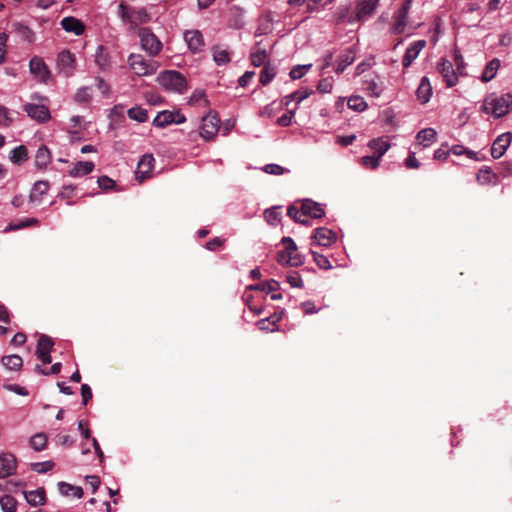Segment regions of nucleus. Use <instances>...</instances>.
<instances>
[{"mask_svg":"<svg viewBox=\"0 0 512 512\" xmlns=\"http://www.w3.org/2000/svg\"><path fill=\"white\" fill-rule=\"evenodd\" d=\"M511 107V93H505L502 95L490 94L483 101L482 111L495 118H501L510 111Z\"/></svg>","mask_w":512,"mask_h":512,"instance_id":"obj_1","label":"nucleus"},{"mask_svg":"<svg viewBox=\"0 0 512 512\" xmlns=\"http://www.w3.org/2000/svg\"><path fill=\"white\" fill-rule=\"evenodd\" d=\"M284 250L277 254V261L283 266L298 267L303 264V257L297 252V245L291 237H283Z\"/></svg>","mask_w":512,"mask_h":512,"instance_id":"obj_2","label":"nucleus"},{"mask_svg":"<svg viewBox=\"0 0 512 512\" xmlns=\"http://www.w3.org/2000/svg\"><path fill=\"white\" fill-rule=\"evenodd\" d=\"M158 81L166 90L183 93L187 90V80L178 71L167 70L158 76Z\"/></svg>","mask_w":512,"mask_h":512,"instance_id":"obj_3","label":"nucleus"},{"mask_svg":"<svg viewBox=\"0 0 512 512\" xmlns=\"http://www.w3.org/2000/svg\"><path fill=\"white\" fill-rule=\"evenodd\" d=\"M128 65L133 70V72L138 76H147L154 74L158 67L159 63L153 59H146L141 54H131L128 57Z\"/></svg>","mask_w":512,"mask_h":512,"instance_id":"obj_4","label":"nucleus"},{"mask_svg":"<svg viewBox=\"0 0 512 512\" xmlns=\"http://www.w3.org/2000/svg\"><path fill=\"white\" fill-rule=\"evenodd\" d=\"M138 34L142 49L147 51L152 57L158 55L162 49V43L159 41L157 36L153 34L149 28L146 27L141 28Z\"/></svg>","mask_w":512,"mask_h":512,"instance_id":"obj_5","label":"nucleus"},{"mask_svg":"<svg viewBox=\"0 0 512 512\" xmlns=\"http://www.w3.org/2000/svg\"><path fill=\"white\" fill-rule=\"evenodd\" d=\"M220 128V119L216 112L210 111L202 118L200 136L205 140H213Z\"/></svg>","mask_w":512,"mask_h":512,"instance_id":"obj_6","label":"nucleus"},{"mask_svg":"<svg viewBox=\"0 0 512 512\" xmlns=\"http://www.w3.org/2000/svg\"><path fill=\"white\" fill-rule=\"evenodd\" d=\"M119 9L120 17L124 22H129L131 24L138 25L146 23L150 19L149 14L144 8L131 11L126 4L121 3L119 5Z\"/></svg>","mask_w":512,"mask_h":512,"instance_id":"obj_7","label":"nucleus"},{"mask_svg":"<svg viewBox=\"0 0 512 512\" xmlns=\"http://www.w3.org/2000/svg\"><path fill=\"white\" fill-rule=\"evenodd\" d=\"M362 89L369 96L378 98L381 96L384 86L381 77L378 74L370 73L364 76L362 80Z\"/></svg>","mask_w":512,"mask_h":512,"instance_id":"obj_8","label":"nucleus"},{"mask_svg":"<svg viewBox=\"0 0 512 512\" xmlns=\"http://www.w3.org/2000/svg\"><path fill=\"white\" fill-rule=\"evenodd\" d=\"M57 68L65 77L71 76L75 70L74 55L68 50L60 52L57 57Z\"/></svg>","mask_w":512,"mask_h":512,"instance_id":"obj_9","label":"nucleus"},{"mask_svg":"<svg viewBox=\"0 0 512 512\" xmlns=\"http://www.w3.org/2000/svg\"><path fill=\"white\" fill-rule=\"evenodd\" d=\"M301 203V216H304L305 219L307 217L319 219L324 217L325 211L322 208V205L311 200L304 199L300 201Z\"/></svg>","mask_w":512,"mask_h":512,"instance_id":"obj_10","label":"nucleus"},{"mask_svg":"<svg viewBox=\"0 0 512 512\" xmlns=\"http://www.w3.org/2000/svg\"><path fill=\"white\" fill-rule=\"evenodd\" d=\"M184 39L193 54L200 53L205 46L203 35L199 30L185 31Z\"/></svg>","mask_w":512,"mask_h":512,"instance_id":"obj_11","label":"nucleus"},{"mask_svg":"<svg viewBox=\"0 0 512 512\" xmlns=\"http://www.w3.org/2000/svg\"><path fill=\"white\" fill-rule=\"evenodd\" d=\"M312 239L314 240L315 244L323 247H328L331 244L335 243L337 236L336 233L333 232L331 229L326 227H320L316 228L313 231Z\"/></svg>","mask_w":512,"mask_h":512,"instance_id":"obj_12","label":"nucleus"},{"mask_svg":"<svg viewBox=\"0 0 512 512\" xmlns=\"http://www.w3.org/2000/svg\"><path fill=\"white\" fill-rule=\"evenodd\" d=\"M512 141V133L505 132L499 135L492 144L491 155L493 158L498 159L504 155L507 148Z\"/></svg>","mask_w":512,"mask_h":512,"instance_id":"obj_13","label":"nucleus"},{"mask_svg":"<svg viewBox=\"0 0 512 512\" xmlns=\"http://www.w3.org/2000/svg\"><path fill=\"white\" fill-rule=\"evenodd\" d=\"M16 457L11 453L0 455V479L13 475L16 472Z\"/></svg>","mask_w":512,"mask_h":512,"instance_id":"obj_14","label":"nucleus"},{"mask_svg":"<svg viewBox=\"0 0 512 512\" xmlns=\"http://www.w3.org/2000/svg\"><path fill=\"white\" fill-rule=\"evenodd\" d=\"M410 3V0H406L402 7L396 12L392 27L395 33H402L407 25Z\"/></svg>","mask_w":512,"mask_h":512,"instance_id":"obj_15","label":"nucleus"},{"mask_svg":"<svg viewBox=\"0 0 512 512\" xmlns=\"http://www.w3.org/2000/svg\"><path fill=\"white\" fill-rule=\"evenodd\" d=\"M379 0H358L356 19L358 21H365L375 11Z\"/></svg>","mask_w":512,"mask_h":512,"instance_id":"obj_16","label":"nucleus"},{"mask_svg":"<svg viewBox=\"0 0 512 512\" xmlns=\"http://www.w3.org/2000/svg\"><path fill=\"white\" fill-rule=\"evenodd\" d=\"M24 111L29 117L39 122H45L50 118L49 109L45 105L28 103L24 106Z\"/></svg>","mask_w":512,"mask_h":512,"instance_id":"obj_17","label":"nucleus"},{"mask_svg":"<svg viewBox=\"0 0 512 512\" xmlns=\"http://www.w3.org/2000/svg\"><path fill=\"white\" fill-rule=\"evenodd\" d=\"M438 71L442 74L448 87H452L458 82V73L453 69L452 63L448 60L442 59L438 65Z\"/></svg>","mask_w":512,"mask_h":512,"instance_id":"obj_18","label":"nucleus"},{"mask_svg":"<svg viewBox=\"0 0 512 512\" xmlns=\"http://www.w3.org/2000/svg\"><path fill=\"white\" fill-rule=\"evenodd\" d=\"M29 67L31 73L35 75V77L44 83L47 82L48 78L50 77V72L41 58H32L30 60Z\"/></svg>","mask_w":512,"mask_h":512,"instance_id":"obj_19","label":"nucleus"},{"mask_svg":"<svg viewBox=\"0 0 512 512\" xmlns=\"http://www.w3.org/2000/svg\"><path fill=\"white\" fill-rule=\"evenodd\" d=\"M154 162L155 159L150 154H146L140 159L138 162L137 170L135 172L136 178L140 182L144 181L149 176L153 169Z\"/></svg>","mask_w":512,"mask_h":512,"instance_id":"obj_20","label":"nucleus"},{"mask_svg":"<svg viewBox=\"0 0 512 512\" xmlns=\"http://www.w3.org/2000/svg\"><path fill=\"white\" fill-rule=\"evenodd\" d=\"M426 46L425 40H418L413 42L406 50L405 55L403 57V66L405 68L409 67L413 61L418 57L419 53Z\"/></svg>","mask_w":512,"mask_h":512,"instance_id":"obj_21","label":"nucleus"},{"mask_svg":"<svg viewBox=\"0 0 512 512\" xmlns=\"http://www.w3.org/2000/svg\"><path fill=\"white\" fill-rule=\"evenodd\" d=\"M61 26L66 32H72L75 35H82L85 31L83 22L75 17L69 16L61 20Z\"/></svg>","mask_w":512,"mask_h":512,"instance_id":"obj_22","label":"nucleus"},{"mask_svg":"<svg viewBox=\"0 0 512 512\" xmlns=\"http://www.w3.org/2000/svg\"><path fill=\"white\" fill-rule=\"evenodd\" d=\"M477 180L482 185H497L499 177L490 167H483L477 173Z\"/></svg>","mask_w":512,"mask_h":512,"instance_id":"obj_23","label":"nucleus"},{"mask_svg":"<svg viewBox=\"0 0 512 512\" xmlns=\"http://www.w3.org/2000/svg\"><path fill=\"white\" fill-rule=\"evenodd\" d=\"M243 9L239 6H233L229 10L228 25L234 29H241L244 26Z\"/></svg>","mask_w":512,"mask_h":512,"instance_id":"obj_24","label":"nucleus"},{"mask_svg":"<svg viewBox=\"0 0 512 512\" xmlns=\"http://www.w3.org/2000/svg\"><path fill=\"white\" fill-rule=\"evenodd\" d=\"M24 496L31 506L43 505L46 500L45 490L42 487L33 491H25Z\"/></svg>","mask_w":512,"mask_h":512,"instance_id":"obj_25","label":"nucleus"},{"mask_svg":"<svg viewBox=\"0 0 512 512\" xmlns=\"http://www.w3.org/2000/svg\"><path fill=\"white\" fill-rule=\"evenodd\" d=\"M418 99L421 103H427L432 94V87L427 77H423L416 91Z\"/></svg>","mask_w":512,"mask_h":512,"instance_id":"obj_26","label":"nucleus"},{"mask_svg":"<svg viewBox=\"0 0 512 512\" xmlns=\"http://www.w3.org/2000/svg\"><path fill=\"white\" fill-rule=\"evenodd\" d=\"M94 169V163L90 161H79L69 171V175L72 177H79L91 173Z\"/></svg>","mask_w":512,"mask_h":512,"instance_id":"obj_27","label":"nucleus"},{"mask_svg":"<svg viewBox=\"0 0 512 512\" xmlns=\"http://www.w3.org/2000/svg\"><path fill=\"white\" fill-rule=\"evenodd\" d=\"M267 58V52L265 48H262L260 46V43H256V45L253 48V51L251 52V63L252 65L259 67L261 65H265V60Z\"/></svg>","mask_w":512,"mask_h":512,"instance_id":"obj_28","label":"nucleus"},{"mask_svg":"<svg viewBox=\"0 0 512 512\" xmlns=\"http://www.w3.org/2000/svg\"><path fill=\"white\" fill-rule=\"evenodd\" d=\"M436 131L432 128H425L418 132L417 140L424 147H428L433 144L436 140Z\"/></svg>","mask_w":512,"mask_h":512,"instance_id":"obj_29","label":"nucleus"},{"mask_svg":"<svg viewBox=\"0 0 512 512\" xmlns=\"http://www.w3.org/2000/svg\"><path fill=\"white\" fill-rule=\"evenodd\" d=\"M500 67V61L497 58L492 59L490 62L487 63L482 76L481 80L483 82H489L492 80L495 76Z\"/></svg>","mask_w":512,"mask_h":512,"instance_id":"obj_30","label":"nucleus"},{"mask_svg":"<svg viewBox=\"0 0 512 512\" xmlns=\"http://www.w3.org/2000/svg\"><path fill=\"white\" fill-rule=\"evenodd\" d=\"M1 363L8 370L17 371L22 367L23 360L19 355L13 354V355H8V356H3L1 359Z\"/></svg>","mask_w":512,"mask_h":512,"instance_id":"obj_31","label":"nucleus"},{"mask_svg":"<svg viewBox=\"0 0 512 512\" xmlns=\"http://www.w3.org/2000/svg\"><path fill=\"white\" fill-rule=\"evenodd\" d=\"M51 161V153L47 146L42 145L36 152L35 163L39 168L46 167Z\"/></svg>","mask_w":512,"mask_h":512,"instance_id":"obj_32","label":"nucleus"},{"mask_svg":"<svg viewBox=\"0 0 512 512\" xmlns=\"http://www.w3.org/2000/svg\"><path fill=\"white\" fill-rule=\"evenodd\" d=\"M48 189H49L48 181H43V180L37 181L34 184L32 192L29 196L30 200L32 202L40 201L41 196L46 194L48 192Z\"/></svg>","mask_w":512,"mask_h":512,"instance_id":"obj_33","label":"nucleus"},{"mask_svg":"<svg viewBox=\"0 0 512 512\" xmlns=\"http://www.w3.org/2000/svg\"><path fill=\"white\" fill-rule=\"evenodd\" d=\"M173 111H162L157 114V116L153 120V124L157 127L164 128L175 121L173 118Z\"/></svg>","mask_w":512,"mask_h":512,"instance_id":"obj_34","label":"nucleus"},{"mask_svg":"<svg viewBox=\"0 0 512 512\" xmlns=\"http://www.w3.org/2000/svg\"><path fill=\"white\" fill-rule=\"evenodd\" d=\"M369 147L374 151L373 155L379 156V160L389 149L390 144L381 138L373 139L369 142Z\"/></svg>","mask_w":512,"mask_h":512,"instance_id":"obj_35","label":"nucleus"},{"mask_svg":"<svg viewBox=\"0 0 512 512\" xmlns=\"http://www.w3.org/2000/svg\"><path fill=\"white\" fill-rule=\"evenodd\" d=\"M59 491L61 494L68 496L72 494L76 498H82L83 496V489L81 487L73 486L66 482H59Z\"/></svg>","mask_w":512,"mask_h":512,"instance_id":"obj_36","label":"nucleus"},{"mask_svg":"<svg viewBox=\"0 0 512 512\" xmlns=\"http://www.w3.org/2000/svg\"><path fill=\"white\" fill-rule=\"evenodd\" d=\"M28 159V150L24 145H20L13 149L10 154V160L14 164H21Z\"/></svg>","mask_w":512,"mask_h":512,"instance_id":"obj_37","label":"nucleus"},{"mask_svg":"<svg viewBox=\"0 0 512 512\" xmlns=\"http://www.w3.org/2000/svg\"><path fill=\"white\" fill-rule=\"evenodd\" d=\"M13 28H14V31L15 33L24 41H27V42H32L33 39H34V33L32 32V30L22 24V23H14L13 24Z\"/></svg>","mask_w":512,"mask_h":512,"instance_id":"obj_38","label":"nucleus"},{"mask_svg":"<svg viewBox=\"0 0 512 512\" xmlns=\"http://www.w3.org/2000/svg\"><path fill=\"white\" fill-rule=\"evenodd\" d=\"M95 63L102 70H105L110 65L109 55L103 46H99L96 50Z\"/></svg>","mask_w":512,"mask_h":512,"instance_id":"obj_39","label":"nucleus"},{"mask_svg":"<svg viewBox=\"0 0 512 512\" xmlns=\"http://www.w3.org/2000/svg\"><path fill=\"white\" fill-rule=\"evenodd\" d=\"M281 207L274 206L270 209L265 210L264 217L265 220L273 226H276L281 220Z\"/></svg>","mask_w":512,"mask_h":512,"instance_id":"obj_40","label":"nucleus"},{"mask_svg":"<svg viewBox=\"0 0 512 512\" xmlns=\"http://www.w3.org/2000/svg\"><path fill=\"white\" fill-rule=\"evenodd\" d=\"M213 51V60L217 65H225L230 62L229 52L225 49H220L219 46H214L212 48Z\"/></svg>","mask_w":512,"mask_h":512,"instance_id":"obj_41","label":"nucleus"},{"mask_svg":"<svg viewBox=\"0 0 512 512\" xmlns=\"http://www.w3.org/2000/svg\"><path fill=\"white\" fill-rule=\"evenodd\" d=\"M53 345L54 343L49 336L41 335L38 339L36 354L51 353Z\"/></svg>","mask_w":512,"mask_h":512,"instance_id":"obj_42","label":"nucleus"},{"mask_svg":"<svg viewBox=\"0 0 512 512\" xmlns=\"http://www.w3.org/2000/svg\"><path fill=\"white\" fill-rule=\"evenodd\" d=\"M249 289L250 290H260V291H264L267 293H272L279 289V283H278V281L271 279L264 283L251 285V286H249Z\"/></svg>","mask_w":512,"mask_h":512,"instance_id":"obj_43","label":"nucleus"},{"mask_svg":"<svg viewBox=\"0 0 512 512\" xmlns=\"http://www.w3.org/2000/svg\"><path fill=\"white\" fill-rule=\"evenodd\" d=\"M127 114L130 119L140 123L145 122L148 119L147 110L138 106L130 108Z\"/></svg>","mask_w":512,"mask_h":512,"instance_id":"obj_44","label":"nucleus"},{"mask_svg":"<svg viewBox=\"0 0 512 512\" xmlns=\"http://www.w3.org/2000/svg\"><path fill=\"white\" fill-rule=\"evenodd\" d=\"M275 74V68L270 63H266L260 73V83L264 86L267 85L272 81Z\"/></svg>","mask_w":512,"mask_h":512,"instance_id":"obj_45","label":"nucleus"},{"mask_svg":"<svg viewBox=\"0 0 512 512\" xmlns=\"http://www.w3.org/2000/svg\"><path fill=\"white\" fill-rule=\"evenodd\" d=\"M0 506L4 512H16L17 501L11 495H4L0 498Z\"/></svg>","mask_w":512,"mask_h":512,"instance_id":"obj_46","label":"nucleus"},{"mask_svg":"<svg viewBox=\"0 0 512 512\" xmlns=\"http://www.w3.org/2000/svg\"><path fill=\"white\" fill-rule=\"evenodd\" d=\"M287 215L297 223L308 225V220L301 216V206L290 205L287 209Z\"/></svg>","mask_w":512,"mask_h":512,"instance_id":"obj_47","label":"nucleus"},{"mask_svg":"<svg viewBox=\"0 0 512 512\" xmlns=\"http://www.w3.org/2000/svg\"><path fill=\"white\" fill-rule=\"evenodd\" d=\"M336 24L344 23L345 21L351 22L350 7H339L334 14Z\"/></svg>","mask_w":512,"mask_h":512,"instance_id":"obj_48","label":"nucleus"},{"mask_svg":"<svg viewBox=\"0 0 512 512\" xmlns=\"http://www.w3.org/2000/svg\"><path fill=\"white\" fill-rule=\"evenodd\" d=\"M46 443H47V437L43 433L36 434L33 437H31V439H30V444L36 451L43 450L46 446Z\"/></svg>","mask_w":512,"mask_h":512,"instance_id":"obj_49","label":"nucleus"},{"mask_svg":"<svg viewBox=\"0 0 512 512\" xmlns=\"http://www.w3.org/2000/svg\"><path fill=\"white\" fill-rule=\"evenodd\" d=\"M375 65V59L373 56L366 58L364 61L359 63L355 69V74L360 75L371 69Z\"/></svg>","mask_w":512,"mask_h":512,"instance_id":"obj_50","label":"nucleus"},{"mask_svg":"<svg viewBox=\"0 0 512 512\" xmlns=\"http://www.w3.org/2000/svg\"><path fill=\"white\" fill-rule=\"evenodd\" d=\"M311 254L313 255L314 262L321 269H329L331 267L328 258L314 250H311Z\"/></svg>","mask_w":512,"mask_h":512,"instance_id":"obj_51","label":"nucleus"},{"mask_svg":"<svg viewBox=\"0 0 512 512\" xmlns=\"http://www.w3.org/2000/svg\"><path fill=\"white\" fill-rule=\"evenodd\" d=\"M360 163L366 168L375 169L379 166V163H380L379 156H376V155L363 156L360 159Z\"/></svg>","mask_w":512,"mask_h":512,"instance_id":"obj_52","label":"nucleus"},{"mask_svg":"<svg viewBox=\"0 0 512 512\" xmlns=\"http://www.w3.org/2000/svg\"><path fill=\"white\" fill-rule=\"evenodd\" d=\"M54 467V462L45 461V462H35L31 464V469L37 473H45L50 471Z\"/></svg>","mask_w":512,"mask_h":512,"instance_id":"obj_53","label":"nucleus"},{"mask_svg":"<svg viewBox=\"0 0 512 512\" xmlns=\"http://www.w3.org/2000/svg\"><path fill=\"white\" fill-rule=\"evenodd\" d=\"M38 224V220L36 218H28L23 221H19L18 223H11L9 225V230H18L25 227L35 226Z\"/></svg>","mask_w":512,"mask_h":512,"instance_id":"obj_54","label":"nucleus"},{"mask_svg":"<svg viewBox=\"0 0 512 512\" xmlns=\"http://www.w3.org/2000/svg\"><path fill=\"white\" fill-rule=\"evenodd\" d=\"M311 67V65H298L291 69L289 75L293 80L300 79L305 75L307 70Z\"/></svg>","mask_w":512,"mask_h":512,"instance_id":"obj_55","label":"nucleus"},{"mask_svg":"<svg viewBox=\"0 0 512 512\" xmlns=\"http://www.w3.org/2000/svg\"><path fill=\"white\" fill-rule=\"evenodd\" d=\"M352 63V59L350 58L349 54H343L339 56L338 63L335 67V70L337 73L343 72L347 66H349Z\"/></svg>","mask_w":512,"mask_h":512,"instance_id":"obj_56","label":"nucleus"},{"mask_svg":"<svg viewBox=\"0 0 512 512\" xmlns=\"http://www.w3.org/2000/svg\"><path fill=\"white\" fill-rule=\"evenodd\" d=\"M263 171L272 175H282L285 172H288L287 169L283 168L278 164H267L264 166Z\"/></svg>","mask_w":512,"mask_h":512,"instance_id":"obj_57","label":"nucleus"},{"mask_svg":"<svg viewBox=\"0 0 512 512\" xmlns=\"http://www.w3.org/2000/svg\"><path fill=\"white\" fill-rule=\"evenodd\" d=\"M311 93H312V91H308V90H305L303 92L295 91V92H293L292 94H290L289 96L286 97L288 99V101L286 102V105L288 104V102L290 100H296L297 103H300L305 98L309 97Z\"/></svg>","mask_w":512,"mask_h":512,"instance_id":"obj_58","label":"nucleus"},{"mask_svg":"<svg viewBox=\"0 0 512 512\" xmlns=\"http://www.w3.org/2000/svg\"><path fill=\"white\" fill-rule=\"evenodd\" d=\"M279 319L280 317H276L275 315H273L269 318L258 321L257 325L260 330H270L269 325L272 324L273 326H275Z\"/></svg>","mask_w":512,"mask_h":512,"instance_id":"obj_59","label":"nucleus"},{"mask_svg":"<svg viewBox=\"0 0 512 512\" xmlns=\"http://www.w3.org/2000/svg\"><path fill=\"white\" fill-rule=\"evenodd\" d=\"M91 99V94L89 92V88L84 87L78 90L75 95V100L79 103L88 102Z\"/></svg>","mask_w":512,"mask_h":512,"instance_id":"obj_60","label":"nucleus"},{"mask_svg":"<svg viewBox=\"0 0 512 512\" xmlns=\"http://www.w3.org/2000/svg\"><path fill=\"white\" fill-rule=\"evenodd\" d=\"M76 186L74 185H65L62 188V191L59 193V197L61 199L69 200L75 195Z\"/></svg>","mask_w":512,"mask_h":512,"instance_id":"obj_61","label":"nucleus"},{"mask_svg":"<svg viewBox=\"0 0 512 512\" xmlns=\"http://www.w3.org/2000/svg\"><path fill=\"white\" fill-rule=\"evenodd\" d=\"M287 282L292 287L301 288L303 286V281L301 279V276L297 272H292L287 275Z\"/></svg>","mask_w":512,"mask_h":512,"instance_id":"obj_62","label":"nucleus"},{"mask_svg":"<svg viewBox=\"0 0 512 512\" xmlns=\"http://www.w3.org/2000/svg\"><path fill=\"white\" fill-rule=\"evenodd\" d=\"M97 183H98L99 187L103 190L112 189L115 185V182L108 176L99 177L97 180Z\"/></svg>","mask_w":512,"mask_h":512,"instance_id":"obj_63","label":"nucleus"},{"mask_svg":"<svg viewBox=\"0 0 512 512\" xmlns=\"http://www.w3.org/2000/svg\"><path fill=\"white\" fill-rule=\"evenodd\" d=\"M317 90L321 93H329L332 90V82L329 78H325L319 81Z\"/></svg>","mask_w":512,"mask_h":512,"instance_id":"obj_64","label":"nucleus"}]
</instances>
